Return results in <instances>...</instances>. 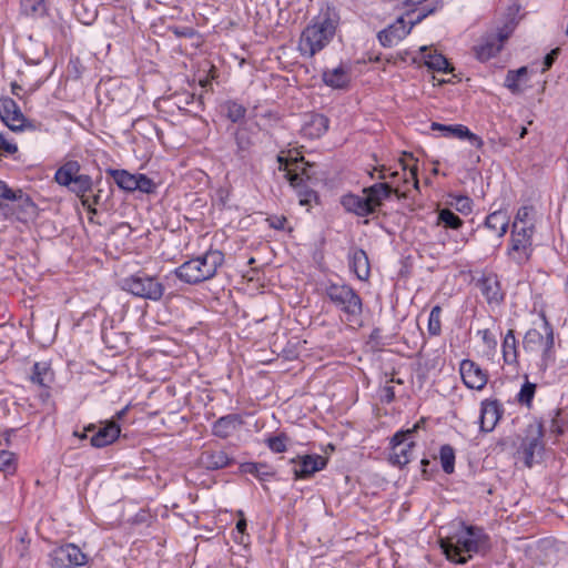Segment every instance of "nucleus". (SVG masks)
<instances>
[{
  "label": "nucleus",
  "instance_id": "nucleus-60",
  "mask_svg": "<svg viewBox=\"0 0 568 568\" xmlns=\"http://www.w3.org/2000/svg\"><path fill=\"white\" fill-rule=\"evenodd\" d=\"M266 223L268 226L276 231H287L292 232L293 227H286L287 225V217L285 215H270L266 217Z\"/></svg>",
  "mask_w": 568,
  "mask_h": 568
},
{
  "label": "nucleus",
  "instance_id": "nucleus-53",
  "mask_svg": "<svg viewBox=\"0 0 568 568\" xmlns=\"http://www.w3.org/2000/svg\"><path fill=\"white\" fill-rule=\"evenodd\" d=\"M562 409H554L551 410V432L555 433L557 436L564 435L568 430V422L561 418Z\"/></svg>",
  "mask_w": 568,
  "mask_h": 568
},
{
  "label": "nucleus",
  "instance_id": "nucleus-26",
  "mask_svg": "<svg viewBox=\"0 0 568 568\" xmlns=\"http://www.w3.org/2000/svg\"><path fill=\"white\" fill-rule=\"evenodd\" d=\"M351 69L344 63H339L334 69H325L322 72V81L325 85L334 90H347L351 84Z\"/></svg>",
  "mask_w": 568,
  "mask_h": 568
},
{
  "label": "nucleus",
  "instance_id": "nucleus-43",
  "mask_svg": "<svg viewBox=\"0 0 568 568\" xmlns=\"http://www.w3.org/2000/svg\"><path fill=\"white\" fill-rule=\"evenodd\" d=\"M456 452L449 444H444L439 448V462L445 474L450 475L455 471Z\"/></svg>",
  "mask_w": 568,
  "mask_h": 568
},
{
  "label": "nucleus",
  "instance_id": "nucleus-12",
  "mask_svg": "<svg viewBox=\"0 0 568 568\" xmlns=\"http://www.w3.org/2000/svg\"><path fill=\"white\" fill-rule=\"evenodd\" d=\"M0 118L4 124L13 132H22L27 129L34 130L36 126L24 116L17 102L9 98L0 100Z\"/></svg>",
  "mask_w": 568,
  "mask_h": 568
},
{
  "label": "nucleus",
  "instance_id": "nucleus-57",
  "mask_svg": "<svg viewBox=\"0 0 568 568\" xmlns=\"http://www.w3.org/2000/svg\"><path fill=\"white\" fill-rule=\"evenodd\" d=\"M268 468V464L262 462H245L241 463L239 466V474L246 475L250 474L257 479L260 469Z\"/></svg>",
  "mask_w": 568,
  "mask_h": 568
},
{
  "label": "nucleus",
  "instance_id": "nucleus-11",
  "mask_svg": "<svg viewBox=\"0 0 568 568\" xmlns=\"http://www.w3.org/2000/svg\"><path fill=\"white\" fill-rule=\"evenodd\" d=\"M51 568H78L88 564L89 557L74 544H64L50 554Z\"/></svg>",
  "mask_w": 568,
  "mask_h": 568
},
{
  "label": "nucleus",
  "instance_id": "nucleus-15",
  "mask_svg": "<svg viewBox=\"0 0 568 568\" xmlns=\"http://www.w3.org/2000/svg\"><path fill=\"white\" fill-rule=\"evenodd\" d=\"M489 306H499L505 302L506 292L499 276L495 272L483 273L475 282Z\"/></svg>",
  "mask_w": 568,
  "mask_h": 568
},
{
  "label": "nucleus",
  "instance_id": "nucleus-6",
  "mask_svg": "<svg viewBox=\"0 0 568 568\" xmlns=\"http://www.w3.org/2000/svg\"><path fill=\"white\" fill-rule=\"evenodd\" d=\"M123 291L144 300L158 302L162 298L165 287L156 276L139 271L121 280Z\"/></svg>",
  "mask_w": 568,
  "mask_h": 568
},
{
  "label": "nucleus",
  "instance_id": "nucleus-19",
  "mask_svg": "<svg viewBox=\"0 0 568 568\" xmlns=\"http://www.w3.org/2000/svg\"><path fill=\"white\" fill-rule=\"evenodd\" d=\"M459 373L465 386L469 389L481 390L488 383L487 371L469 358L460 362Z\"/></svg>",
  "mask_w": 568,
  "mask_h": 568
},
{
  "label": "nucleus",
  "instance_id": "nucleus-45",
  "mask_svg": "<svg viewBox=\"0 0 568 568\" xmlns=\"http://www.w3.org/2000/svg\"><path fill=\"white\" fill-rule=\"evenodd\" d=\"M232 134L236 144V154L241 158H244L242 153L248 151L253 145L252 138L250 136L246 128L242 125L235 128Z\"/></svg>",
  "mask_w": 568,
  "mask_h": 568
},
{
  "label": "nucleus",
  "instance_id": "nucleus-36",
  "mask_svg": "<svg viewBox=\"0 0 568 568\" xmlns=\"http://www.w3.org/2000/svg\"><path fill=\"white\" fill-rule=\"evenodd\" d=\"M30 379L43 388H50L54 381V372L48 362H36L32 366Z\"/></svg>",
  "mask_w": 568,
  "mask_h": 568
},
{
  "label": "nucleus",
  "instance_id": "nucleus-42",
  "mask_svg": "<svg viewBox=\"0 0 568 568\" xmlns=\"http://www.w3.org/2000/svg\"><path fill=\"white\" fill-rule=\"evenodd\" d=\"M21 13L27 17H43L48 12L45 0H20Z\"/></svg>",
  "mask_w": 568,
  "mask_h": 568
},
{
  "label": "nucleus",
  "instance_id": "nucleus-49",
  "mask_svg": "<svg viewBox=\"0 0 568 568\" xmlns=\"http://www.w3.org/2000/svg\"><path fill=\"white\" fill-rule=\"evenodd\" d=\"M537 385L535 383H530L526 377L525 383L521 385L519 393L517 394V402L526 406L528 408L531 407L532 400L536 394Z\"/></svg>",
  "mask_w": 568,
  "mask_h": 568
},
{
  "label": "nucleus",
  "instance_id": "nucleus-46",
  "mask_svg": "<svg viewBox=\"0 0 568 568\" xmlns=\"http://www.w3.org/2000/svg\"><path fill=\"white\" fill-rule=\"evenodd\" d=\"M528 74V67L524 65L517 70H509L506 74L505 87L510 90L511 93H520L519 81Z\"/></svg>",
  "mask_w": 568,
  "mask_h": 568
},
{
  "label": "nucleus",
  "instance_id": "nucleus-5",
  "mask_svg": "<svg viewBox=\"0 0 568 568\" xmlns=\"http://www.w3.org/2000/svg\"><path fill=\"white\" fill-rule=\"evenodd\" d=\"M324 294L331 304L344 315L346 322L361 324L363 300L349 284H339L329 280L325 283Z\"/></svg>",
  "mask_w": 568,
  "mask_h": 568
},
{
  "label": "nucleus",
  "instance_id": "nucleus-8",
  "mask_svg": "<svg viewBox=\"0 0 568 568\" xmlns=\"http://www.w3.org/2000/svg\"><path fill=\"white\" fill-rule=\"evenodd\" d=\"M545 427L542 420H536L526 428V437L523 439L518 453L523 455L524 465L531 468L535 463L542 460L545 444Z\"/></svg>",
  "mask_w": 568,
  "mask_h": 568
},
{
  "label": "nucleus",
  "instance_id": "nucleus-50",
  "mask_svg": "<svg viewBox=\"0 0 568 568\" xmlns=\"http://www.w3.org/2000/svg\"><path fill=\"white\" fill-rule=\"evenodd\" d=\"M442 312L440 305H435L430 310L427 324V331L430 336H439L442 334Z\"/></svg>",
  "mask_w": 568,
  "mask_h": 568
},
{
  "label": "nucleus",
  "instance_id": "nucleus-22",
  "mask_svg": "<svg viewBox=\"0 0 568 568\" xmlns=\"http://www.w3.org/2000/svg\"><path fill=\"white\" fill-rule=\"evenodd\" d=\"M412 31V28L406 26V21L403 16L398 17L396 21L389 24L387 28L381 30L377 33V39L384 48H392L397 44L400 40L406 38Z\"/></svg>",
  "mask_w": 568,
  "mask_h": 568
},
{
  "label": "nucleus",
  "instance_id": "nucleus-48",
  "mask_svg": "<svg viewBox=\"0 0 568 568\" xmlns=\"http://www.w3.org/2000/svg\"><path fill=\"white\" fill-rule=\"evenodd\" d=\"M437 224L445 229L459 230L464 225V221L452 210L443 209L438 212Z\"/></svg>",
  "mask_w": 568,
  "mask_h": 568
},
{
  "label": "nucleus",
  "instance_id": "nucleus-13",
  "mask_svg": "<svg viewBox=\"0 0 568 568\" xmlns=\"http://www.w3.org/2000/svg\"><path fill=\"white\" fill-rule=\"evenodd\" d=\"M290 464L294 465V480L308 479L326 468L328 458L317 454H305L290 459Z\"/></svg>",
  "mask_w": 568,
  "mask_h": 568
},
{
  "label": "nucleus",
  "instance_id": "nucleus-18",
  "mask_svg": "<svg viewBox=\"0 0 568 568\" xmlns=\"http://www.w3.org/2000/svg\"><path fill=\"white\" fill-rule=\"evenodd\" d=\"M542 329L545 332V343L540 347V357L537 363L539 373L542 375L556 363L555 332L547 317L542 314Z\"/></svg>",
  "mask_w": 568,
  "mask_h": 568
},
{
  "label": "nucleus",
  "instance_id": "nucleus-28",
  "mask_svg": "<svg viewBox=\"0 0 568 568\" xmlns=\"http://www.w3.org/2000/svg\"><path fill=\"white\" fill-rule=\"evenodd\" d=\"M243 424L244 420L240 414L231 413L224 415L212 424V435L221 439H226Z\"/></svg>",
  "mask_w": 568,
  "mask_h": 568
},
{
  "label": "nucleus",
  "instance_id": "nucleus-16",
  "mask_svg": "<svg viewBox=\"0 0 568 568\" xmlns=\"http://www.w3.org/2000/svg\"><path fill=\"white\" fill-rule=\"evenodd\" d=\"M197 464L209 471H216L234 465L235 458L220 446L206 447L201 452Z\"/></svg>",
  "mask_w": 568,
  "mask_h": 568
},
{
  "label": "nucleus",
  "instance_id": "nucleus-20",
  "mask_svg": "<svg viewBox=\"0 0 568 568\" xmlns=\"http://www.w3.org/2000/svg\"><path fill=\"white\" fill-rule=\"evenodd\" d=\"M412 63H423L427 69L443 73H453L455 70L454 65L445 55L437 51L432 52L427 45L419 48V53L412 58Z\"/></svg>",
  "mask_w": 568,
  "mask_h": 568
},
{
  "label": "nucleus",
  "instance_id": "nucleus-34",
  "mask_svg": "<svg viewBox=\"0 0 568 568\" xmlns=\"http://www.w3.org/2000/svg\"><path fill=\"white\" fill-rule=\"evenodd\" d=\"M72 11L79 22L91 26L98 18V8L88 0H74Z\"/></svg>",
  "mask_w": 568,
  "mask_h": 568
},
{
  "label": "nucleus",
  "instance_id": "nucleus-21",
  "mask_svg": "<svg viewBox=\"0 0 568 568\" xmlns=\"http://www.w3.org/2000/svg\"><path fill=\"white\" fill-rule=\"evenodd\" d=\"M121 435V426L115 419L100 422L98 430L90 437L94 448H103L113 444Z\"/></svg>",
  "mask_w": 568,
  "mask_h": 568
},
{
  "label": "nucleus",
  "instance_id": "nucleus-31",
  "mask_svg": "<svg viewBox=\"0 0 568 568\" xmlns=\"http://www.w3.org/2000/svg\"><path fill=\"white\" fill-rule=\"evenodd\" d=\"M173 273L180 281L191 285L200 284L205 281L195 257L185 261L176 267Z\"/></svg>",
  "mask_w": 568,
  "mask_h": 568
},
{
  "label": "nucleus",
  "instance_id": "nucleus-24",
  "mask_svg": "<svg viewBox=\"0 0 568 568\" xmlns=\"http://www.w3.org/2000/svg\"><path fill=\"white\" fill-rule=\"evenodd\" d=\"M339 203L347 213L359 217H366L375 214V209L371 205L367 195L361 196L348 192L341 196Z\"/></svg>",
  "mask_w": 568,
  "mask_h": 568
},
{
  "label": "nucleus",
  "instance_id": "nucleus-38",
  "mask_svg": "<svg viewBox=\"0 0 568 568\" xmlns=\"http://www.w3.org/2000/svg\"><path fill=\"white\" fill-rule=\"evenodd\" d=\"M503 358L508 365L518 364V341L514 329H508L501 343Z\"/></svg>",
  "mask_w": 568,
  "mask_h": 568
},
{
  "label": "nucleus",
  "instance_id": "nucleus-64",
  "mask_svg": "<svg viewBox=\"0 0 568 568\" xmlns=\"http://www.w3.org/2000/svg\"><path fill=\"white\" fill-rule=\"evenodd\" d=\"M438 471L437 466L427 457L420 460V475L424 480H430Z\"/></svg>",
  "mask_w": 568,
  "mask_h": 568
},
{
  "label": "nucleus",
  "instance_id": "nucleus-27",
  "mask_svg": "<svg viewBox=\"0 0 568 568\" xmlns=\"http://www.w3.org/2000/svg\"><path fill=\"white\" fill-rule=\"evenodd\" d=\"M363 193L364 195H367V199L376 213L383 206L385 200H388L393 193L397 194V186H393L387 182H377L364 187Z\"/></svg>",
  "mask_w": 568,
  "mask_h": 568
},
{
  "label": "nucleus",
  "instance_id": "nucleus-3",
  "mask_svg": "<svg viewBox=\"0 0 568 568\" xmlns=\"http://www.w3.org/2000/svg\"><path fill=\"white\" fill-rule=\"evenodd\" d=\"M92 174L90 170L77 160L64 161L54 173V181L68 189L80 199V202L88 193L93 192L94 187L101 184L102 173L99 169Z\"/></svg>",
  "mask_w": 568,
  "mask_h": 568
},
{
  "label": "nucleus",
  "instance_id": "nucleus-9",
  "mask_svg": "<svg viewBox=\"0 0 568 568\" xmlns=\"http://www.w3.org/2000/svg\"><path fill=\"white\" fill-rule=\"evenodd\" d=\"M418 425H414L409 429H400L396 432L389 440L388 462L393 466L403 469L410 460L413 449L416 447L414 434L417 432Z\"/></svg>",
  "mask_w": 568,
  "mask_h": 568
},
{
  "label": "nucleus",
  "instance_id": "nucleus-10",
  "mask_svg": "<svg viewBox=\"0 0 568 568\" xmlns=\"http://www.w3.org/2000/svg\"><path fill=\"white\" fill-rule=\"evenodd\" d=\"M534 233L532 225H521L513 223L509 255L517 264H523L530 258L531 255V236Z\"/></svg>",
  "mask_w": 568,
  "mask_h": 568
},
{
  "label": "nucleus",
  "instance_id": "nucleus-33",
  "mask_svg": "<svg viewBox=\"0 0 568 568\" xmlns=\"http://www.w3.org/2000/svg\"><path fill=\"white\" fill-rule=\"evenodd\" d=\"M172 100L178 109L185 114L197 115L203 109L201 98H197L194 93L189 91L174 94Z\"/></svg>",
  "mask_w": 568,
  "mask_h": 568
},
{
  "label": "nucleus",
  "instance_id": "nucleus-63",
  "mask_svg": "<svg viewBox=\"0 0 568 568\" xmlns=\"http://www.w3.org/2000/svg\"><path fill=\"white\" fill-rule=\"evenodd\" d=\"M378 171V179L384 182L390 183L393 186H399L398 181L402 179L400 173L398 171H390L385 166H382Z\"/></svg>",
  "mask_w": 568,
  "mask_h": 568
},
{
  "label": "nucleus",
  "instance_id": "nucleus-25",
  "mask_svg": "<svg viewBox=\"0 0 568 568\" xmlns=\"http://www.w3.org/2000/svg\"><path fill=\"white\" fill-rule=\"evenodd\" d=\"M101 338L105 348L111 352V356L124 353L129 347V335L125 332L115 329L114 326L102 327Z\"/></svg>",
  "mask_w": 568,
  "mask_h": 568
},
{
  "label": "nucleus",
  "instance_id": "nucleus-17",
  "mask_svg": "<svg viewBox=\"0 0 568 568\" xmlns=\"http://www.w3.org/2000/svg\"><path fill=\"white\" fill-rule=\"evenodd\" d=\"M505 408L497 398H486L480 403L479 429L483 433H490L503 418Z\"/></svg>",
  "mask_w": 568,
  "mask_h": 568
},
{
  "label": "nucleus",
  "instance_id": "nucleus-55",
  "mask_svg": "<svg viewBox=\"0 0 568 568\" xmlns=\"http://www.w3.org/2000/svg\"><path fill=\"white\" fill-rule=\"evenodd\" d=\"M520 9H521V6L519 3H513L511 6H509L507 8L506 22L504 23V27L499 28L498 30L506 31L507 27L509 24H511V27H513L511 33H513L515 28L517 27L519 20L521 19V17H519Z\"/></svg>",
  "mask_w": 568,
  "mask_h": 568
},
{
  "label": "nucleus",
  "instance_id": "nucleus-62",
  "mask_svg": "<svg viewBox=\"0 0 568 568\" xmlns=\"http://www.w3.org/2000/svg\"><path fill=\"white\" fill-rule=\"evenodd\" d=\"M171 31L176 38L192 39L199 34L197 30L189 26H170Z\"/></svg>",
  "mask_w": 568,
  "mask_h": 568
},
{
  "label": "nucleus",
  "instance_id": "nucleus-32",
  "mask_svg": "<svg viewBox=\"0 0 568 568\" xmlns=\"http://www.w3.org/2000/svg\"><path fill=\"white\" fill-rule=\"evenodd\" d=\"M508 226L509 216L506 210L491 212L483 223V227L490 231L498 240L507 233Z\"/></svg>",
  "mask_w": 568,
  "mask_h": 568
},
{
  "label": "nucleus",
  "instance_id": "nucleus-37",
  "mask_svg": "<svg viewBox=\"0 0 568 568\" xmlns=\"http://www.w3.org/2000/svg\"><path fill=\"white\" fill-rule=\"evenodd\" d=\"M106 173L113 179L119 189L125 192H134L136 173H130L124 169H108Z\"/></svg>",
  "mask_w": 568,
  "mask_h": 568
},
{
  "label": "nucleus",
  "instance_id": "nucleus-40",
  "mask_svg": "<svg viewBox=\"0 0 568 568\" xmlns=\"http://www.w3.org/2000/svg\"><path fill=\"white\" fill-rule=\"evenodd\" d=\"M430 129L440 132L444 138H456L464 140V134H468V128L464 124H443L439 122H432Z\"/></svg>",
  "mask_w": 568,
  "mask_h": 568
},
{
  "label": "nucleus",
  "instance_id": "nucleus-51",
  "mask_svg": "<svg viewBox=\"0 0 568 568\" xmlns=\"http://www.w3.org/2000/svg\"><path fill=\"white\" fill-rule=\"evenodd\" d=\"M135 181L134 191H140L145 194H154L156 192L158 184L146 174L136 173Z\"/></svg>",
  "mask_w": 568,
  "mask_h": 568
},
{
  "label": "nucleus",
  "instance_id": "nucleus-52",
  "mask_svg": "<svg viewBox=\"0 0 568 568\" xmlns=\"http://www.w3.org/2000/svg\"><path fill=\"white\" fill-rule=\"evenodd\" d=\"M17 469L16 454L10 450H0V471L13 474Z\"/></svg>",
  "mask_w": 568,
  "mask_h": 568
},
{
  "label": "nucleus",
  "instance_id": "nucleus-1",
  "mask_svg": "<svg viewBox=\"0 0 568 568\" xmlns=\"http://www.w3.org/2000/svg\"><path fill=\"white\" fill-rule=\"evenodd\" d=\"M439 547L446 559L456 565H466L475 555L486 557L491 550V538L486 530L464 520L453 521Z\"/></svg>",
  "mask_w": 568,
  "mask_h": 568
},
{
  "label": "nucleus",
  "instance_id": "nucleus-41",
  "mask_svg": "<svg viewBox=\"0 0 568 568\" xmlns=\"http://www.w3.org/2000/svg\"><path fill=\"white\" fill-rule=\"evenodd\" d=\"M545 343V332L537 328H529L523 339V348L527 353L537 352Z\"/></svg>",
  "mask_w": 568,
  "mask_h": 568
},
{
  "label": "nucleus",
  "instance_id": "nucleus-39",
  "mask_svg": "<svg viewBox=\"0 0 568 568\" xmlns=\"http://www.w3.org/2000/svg\"><path fill=\"white\" fill-rule=\"evenodd\" d=\"M110 200V194L103 195V190L98 185L93 192L88 193L81 201L82 206L89 214H98L97 206H104Z\"/></svg>",
  "mask_w": 568,
  "mask_h": 568
},
{
  "label": "nucleus",
  "instance_id": "nucleus-14",
  "mask_svg": "<svg viewBox=\"0 0 568 568\" xmlns=\"http://www.w3.org/2000/svg\"><path fill=\"white\" fill-rule=\"evenodd\" d=\"M511 24L506 31L498 30L496 33H489L483 37L479 44L474 45L475 57L480 62H486L496 57L503 49V43L511 36Z\"/></svg>",
  "mask_w": 568,
  "mask_h": 568
},
{
  "label": "nucleus",
  "instance_id": "nucleus-7",
  "mask_svg": "<svg viewBox=\"0 0 568 568\" xmlns=\"http://www.w3.org/2000/svg\"><path fill=\"white\" fill-rule=\"evenodd\" d=\"M303 170L287 169L284 178L290 186L295 191L301 206L311 207L313 204H320L318 193L310 186L313 183V168H302Z\"/></svg>",
  "mask_w": 568,
  "mask_h": 568
},
{
  "label": "nucleus",
  "instance_id": "nucleus-54",
  "mask_svg": "<svg viewBox=\"0 0 568 568\" xmlns=\"http://www.w3.org/2000/svg\"><path fill=\"white\" fill-rule=\"evenodd\" d=\"M402 170L403 173V182L404 184H408L412 180L413 186L418 190L419 189V181H418V168L416 164L409 165L405 160H400Z\"/></svg>",
  "mask_w": 568,
  "mask_h": 568
},
{
  "label": "nucleus",
  "instance_id": "nucleus-47",
  "mask_svg": "<svg viewBox=\"0 0 568 568\" xmlns=\"http://www.w3.org/2000/svg\"><path fill=\"white\" fill-rule=\"evenodd\" d=\"M291 442L290 436L281 432L275 435H270L264 439L265 445L267 448L275 454L284 453L287 449V444Z\"/></svg>",
  "mask_w": 568,
  "mask_h": 568
},
{
  "label": "nucleus",
  "instance_id": "nucleus-2",
  "mask_svg": "<svg viewBox=\"0 0 568 568\" xmlns=\"http://www.w3.org/2000/svg\"><path fill=\"white\" fill-rule=\"evenodd\" d=\"M339 20V12L334 4H322L318 14L312 18L301 33L300 53L303 57L313 58L325 49L334 39Z\"/></svg>",
  "mask_w": 568,
  "mask_h": 568
},
{
  "label": "nucleus",
  "instance_id": "nucleus-59",
  "mask_svg": "<svg viewBox=\"0 0 568 568\" xmlns=\"http://www.w3.org/2000/svg\"><path fill=\"white\" fill-rule=\"evenodd\" d=\"M239 516L240 518L237 519L235 529L233 531V534H237L234 535V540L239 544H244V536L246 535V537L248 538V535L246 534L247 521L242 510H239Z\"/></svg>",
  "mask_w": 568,
  "mask_h": 568
},
{
  "label": "nucleus",
  "instance_id": "nucleus-29",
  "mask_svg": "<svg viewBox=\"0 0 568 568\" xmlns=\"http://www.w3.org/2000/svg\"><path fill=\"white\" fill-rule=\"evenodd\" d=\"M204 280H211L215 276L217 268L224 263V254L220 250H209L203 255L195 257Z\"/></svg>",
  "mask_w": 568,
  "mask_h": 568
},
{
  "label": "nucleus",
  "instance_id": "nucleus-30",
  "mask_svg": "<svg viewBox=\"0 0 568 568\" xmlns=\"http://www.w3.org/2000/svg\"><path fill=\"white\" fill-rule=\"evenodd\" d=\"M348 266L356 277L361 281L368 280L371 275V264L367 253L359 247L352 248L348 253Z\"/></svg>",
  "mask_w": 568,
  "mask_h": 568
},
{
  "label": "nucleus",
  "instance_id": "nucleus-4",
  "mask_svg": "<svg viewBox=\"0 0 568 568\" xmlns=\"http://www.w3.org/2000/svg\"><path fill=\"white\" fill-rule=\"evenodd\" d=\"M38 213V205L28 193L0 180V216L3 220L26 223L36 219Z\"/></svg>",
  "mask_w": 568,
  "mask_h": 568
},
{
  "label": "nucleus",
  "instance_id": "nucleus-56",
  "mask_svg": "<svg viewBox=\"0 0 568 568\" xmlns=\"http://www.w3.org/2000/svg\"><path fill=\"white\" fill-rule=\"evenodd\" d=\"M442 8H443V1H440V0H436L435 3L430 7L429 6L423 7L418 11L417 16L414 19L409 20V27L413 29V27L420 23L426 17L435 13L437 10H439Z\"/></svg>",
  "mask_w": 568,
  "mask_h": 568
},
{
  "label": "nucleus",
  "instance_id": "nucleus-23",
  "mask_svg": "<svg viewBox=\"0 0 568 568\" xmlns=\"http://www.w3.org/2000/svg\"><path fill=\"white\" fill-rule=\"evenodd\" d=\"M329 128V119L317 112H310L305 115L304 122L301 128L302 136L315 140L323 136Z\"/></svg>",
  "mask_w": 568,
  "mask_h": 568
},
{
  "label": "nucleus",
  "instance_id": "nucleus-35",
  "mask_svg": "<svg viewBox=\"0 0 568 568\" xmlns=\"http://www.w3.org/2000/svg\"><path fill=\"white\" fill-rule=\"evenodd\" d=\"M246 108L236 100L229 99L220 104V113L234 124L242 125L246 116Z\"/></svg>",
  "mask_w": 568,
  "mask_h": 568
},
{
  "label": "nucleus",
  "instance_id": "nucleus-61",
  "mask_svg": "<svg viewBox=\"0 0 568 568\" xmlns=\"http://www.w3.org/2000/svg\"><path fill=\"white\" fill-rule=\"evenodd\" d=\"M455 202L453 205L462 214H469L473 211V200L467 195L454 196Z\"/></svg>",
  "mask_w": 568,
  "mask_h": 568
},
{
  "label": "nucleus",
  "instance_id": "nucleus-58",
  "mask_svg": "<svg viewBox=\"0 0 568 568\" xmlns=\"http://www.w3.org/2000/svg\"><path fill=\"white\" fill-rule=\"evenodd\" d=\"M230 197H231V186L225 185V186H220L219 189H216L215 194H214V201L220 210H225V209L230 207L229 206Z\"/></svg>",
  "mask_w": 568,
  "mask_h": 568
},
{
  "label": "nucleus",
  "instance_id": "nucleus-44",
  "mask_svg": "<svg viewBox=\"0 0 568 568\" xmlns=\"http://www.w3.org/2000/svg\"><path fill=\"white\" fill-rule=\"evenodd\" d=\"M277 162L280 164V171H284L285 173L287 169L303 170L302 168H315V164L307 162L303 155L293 158L278 154Z\"/></svg>",
  "mask_w": 568,
  "mask_h": 568
}]
</instances>
